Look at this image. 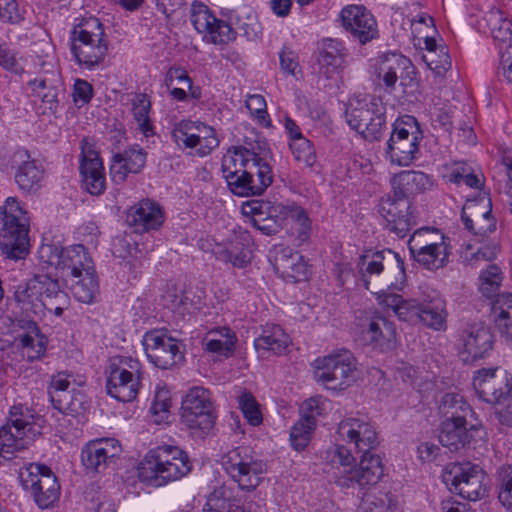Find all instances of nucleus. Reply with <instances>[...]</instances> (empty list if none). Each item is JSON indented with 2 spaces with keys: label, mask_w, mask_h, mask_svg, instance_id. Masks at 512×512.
Wrapping results in <instances>:
<instances>
[{
  "label": "nucleus",
  "mask_w": 512,
  "mask_h": 512,
  "mask_svg": "<svg viewBox=\"0 0 512 512\" xmlns=\"http://www.w3.org/2000/svg\"><path fill=\"white\" fill-rule=\"evenodd\" d=\"M80 175L83 188L91 195H101L106 189L102 159L95 143L87 137L80 141Z\"/></svg>",
  "instance_id": "18"
},
{
  "label": "nucleus",
  "mask_w": 512,
  "mask_h": 512,
  "mask_svg": "<svg viewBox=\"0 0 512 512\" xmlns=\"http://www.w3.org/2000/svg\"><path fill=\"white\" fill-rule=\"evenodd\" d=\"M108 51V41L102 23L89 17L76 25L71 33V52L80 65H99Z\"/></svg>",
  "instance_id": "4"
},
{
  "label": "nucleus",
  "mask_w": 512,
  "mask_h": 512,
  "mask_svg": "<svg viewBox=\"0 0 512 512\" xmlns=\"http://www.w3.org/2000/svg\"><path fill=\"white\" fill-rule=\"evenodd\" d=\"M238 404L249 424L253 426L261 424L263 418L260 406L252 393L247 391L242 392L241 395L238 396Z\"/></svg>",
  "instance_id": "54"
},
{
  "label": "nucleus",
  "mask_w": 512,
  "mask_h": 512,
  "mask_svg": "<svg viewBox=\"0 0 512 512\" xmlns=\"http://www.w3.org/2000/svg\"><path fill=\"white\" fill-rule=\"evenodd\" d=\"M496 16L499 23L491 28L492 36L495 40L509 44L512 41V20L504 17L501 11H497Z\"/></svg>",
  "instance_id": "63"
},
{
  "label": "nucleus",
  "mask_w": 512,
  "mask_h": 512,
  "mask_svg": "<svg viewBox=\"0 0 512 512\" xmlns=\"http://www.w3.org/2000/svg\"><path fill=\"white\" fill-rule=\"evenodd\" d=\"M379 75H382L386 88L391 92L394 90L398 79H400L401 86H412L415 69L407 57L391 54L382 61L379 67Z\"/></svg>",
  "instance_id": "28"
},
{
  "label": "nucleus",
  "mask_w": 512,
  "mask_h": 512,
  "mask_svg": "<svg viewBox=\"0 0 512 512\" xmlns=\"http://www.w3.org/2000/svg\"><path fill=\"white\" fill-rule=\"evenodd\" d=\"M342 27L360 44L379 37L377 21L363 5H348L340 12Z\"/></svg>",
  "instance_id": "19"
},
{
  "label": "nucleus",
  "mask_w": 512,
  "mask_h": 512,
  "mask_svg": "<svg viewBox=\"0 0 512 512\" xmlns=\"http://www.w3.org/2000/svg\"><path fill=\"white\" fill-rule=\"evenodd\" d=\"M181 420L191 430L208 434L217 418L209 390L193 387L181 403Z\"/></svg>",
  "instance_id": "11"
},
{
  "label": "nucleus",
  "mask_w": 512,
  "mask_h": 512,
  "mask_svg": "<svg viewBox=\"0 0 512 512\" xmlns=\"http://www.w3.org/2000/svg\"><path fill=\"white\" fill-rule=\"evenodd\" d=\"M190 20L196 31L203 35V39L215 45L227 44L236 38L237 33L231 25L216 18L203 3L192 4Z\"/></svg>",
  "instance_id": "17"
},
{
  "label": "nucleus",
  "mask_w": 512,
  "mask_h": 512,
  "mask_svg": "<svg viewBox=\"0 0 512 512\" xmlns=\"http://www.w3.org/2000/svg\"><path fill=\"white\" fill-rule=\"evenodd\" d=\"M379 213L386 221V228L399 238H404L417 224V215L412 209L411 200L401 197L393 189L381 198Z\"/></svg>",
  "instance_id": "13"
},
{
  "label": "nucleus",
  "mask_w": 512,
  "mask_h": 512,
  "mask_svg": "<svg viewBox=\"0 0 512 512\" xmlns=\"http://www.w3.org/2000/svg\"><path fill=\"white\" fill-rule=\"evenodd\" d=\"M439 233L437 229L422 228L413 233L408 242V247L411 255L416 254V248L421 246L431 247L433 243H439L440 240L435 238V234Z\"/></svg>",
  "instance_id": "61"
},
{
  "label": "nucleus",
  "mask_w": 512,
  "mask_h": 512,
  "mask_svg": "<svg viewBox=\"0 0 512 512\" xmlns=\"http://www.w3.org/2000/svg\"><path fill=\"white\" fill-rule=\"evenodd\" d=\"M203 512H245L234 500L210 498L203 507Z\"/></svg>",
  "instance_id": "64"
},
{
  "label": "nucleus",
  "mask_w": 512,
  "mask_h": 512,
  "mask_svg": "<svg viewBox=\"0 0 512 512\" xmlns=\"http://www.w3.org/2000/svg\"><path fill=\"white\" fill-rule=\"evenodd\" d=\"M14 179L25 192L36 191L41 187L45 170L38 160L31 157L26 149H17L11 156Z\"/></svg>",
  "instance_id": "24"
},
{
  "label": "nucleus",
  "mask_w": 512,
  "mask_h": 512,
  "mask_svg": "<svg viewBox=\"0 0 512 512\" xmlns=\"http://www.w3.org/2000/svg\"><path fill=\"white\" fill-rule=\"evenodd\" d=\"M0 247L7 258L19 260L29 252V220L15 197H8L1 209Z\"/></svg>",
  "instance_id": "3"
},
{
  "label": "nucleus",
  "mask_w": 512,
  "mask_h": 512,
  "mask_svg": "<svg viewBox=\"0 0 512 512\" xmlns=\"http://www.w3.org/2000/svg\"><path fill=\"white\" fill-rule=\"evenodd\" d=\"M142 345L150 363H152L155 367H158L160 360V331L153 329L146 332L143 336Z\"/></svg>",
  "instance_id": "60"
},
{
  "label": "nucleus",
  "mask_w": 512,
  "mask_h": 512,
  "mask_svg": "<svg viewBox=\"0 0 512 512\" xmlns=\"http://www.w3.org/2000/svg\"><path fill=\"white\" fill-rule=\"evenodd\" d=\"M472 385L479 399L489 404L503 399L512 386L507 372L497 367L477 370Z\"/></svg>",
  "instance_id": "20"
},
{
  "label": "nucleus",
  "mask_w": 512,
  "mask_h": 512,
  "mask_svg": "<svg viewBox=\"0 0 512 512\" xmlns=\"http://www.w3.org/2000/svg\"><path fill=\"white\" fill-rule=\"evenodd\" d=\"M27 332L20 336L24 353L30 360L40 358L46 351V337L40 332L35 321H26Z\"/></svg>",
  "instance_id": "45"
},
{
  "label": "nucleus",
  "mask_w": 512,
  "mask_h": 512,
  "mask_svg": "<svg viewBox=\"0 0 512 512\" xmlns=\"http://www.w3.org/2000/svg\"><path fill=\"white\" fill-rule=\"evenodd\" d=\"M480 291L487 298L496 297L501 283V271L496 265H490L487 270L480 275Z\"/></svg>",
  "instance_id": "57"
},
{
  "label": "nucleus",
  "mask_w": 512,
  "mask_h": 512,
  "mask_svg": "<svg viewBox=\"0 0 512 512\" xmlns=\"http://www.w3.org/2000/svg\"><path fill=\"white\" fill-rule=\"evenodd\" d=\"M172 442H162V485L179 480L192 468L188 454Z\"/></svg>",
  "instance_id": "30"
},
{
  "label": "nucleus",
  "mask_w": 512,
  "mask_h": 512,
  "mask_svg": "<svg viewBox=\"0 0 512 512\" xmlns=\"http://www.w3.org/2000/svg\"><path fill=\"white\" fill-rule=\"evenodd\" d=\"M349 127L364 140L379 141L387 130L386 108L381 99H351L345 110Z\"/></svg>",
  "instance_id": "5"
},
{
  "label": "nucleus",
  "mask_w": 512,
  "mask_h": 512,
  "mask_svg": "<svg viewBox=\"0 0 512 512\" xmlns=\"http://www.w3.org/2000/svg\"><path fill=\"white\" fill-rule=\"evenodd\" d=\"M290 150L294 158L303 162L306 166L312 167L316 162V152L310 140L305 137H300L290 141Z\"/></svg>",
  "instance_id": "53"
},
{
  "label": "nucleus",
  "mask_w": 512,
  "mask_h": 512,
  "mask_svg": "<svg viewBox=\"0 0 512 512\" xmlns=\"http://www.w3.org/2000/svg\"><path fill=\"white\" fill-rule=\"evenodd\" d=\"M484 199H490L489 197H482L476 200L468 201L462 208L461 220L466 229H474V221L477 217H481L487 208H484Z\"/></svg>",
  "instance_id": "59"
},
{
  "label": "nucleus",
  "mask_w": 512,
  "mask_h": 512,
  "mask_svg": "<svg viewBox=\"0 0 512 512\" xmlns=\"http://www.w3.org/2000/svg\"><path fill=\"white\" fill-rule=\"evenodd\" d=\"M138 477L141 482L158 486L160 474V447L150 449L138 465Z\"/></svg>",
  "instance_id": "47"
},
{
  "label": "nucleus",
  "mask_w": 512,
  "mask_h": 512,
  "mask_svg": "<svg viewBox=\"0 0 512 512\" xmlns=\"http://www.w3.org/2000/svg\"><path fill=\"white\" fill-rule=\"evenodd\" d=\"M236 342L235 333L228 327L210 330L202 340L205 351L216 353L226 358L232 356Z\"/></svg>",
  "instance_id": "40"
},
{
  "label": "nucleus",
  "mask_w": 512,
  "mask_h": 512,
  "mask_svg": "<svg viewBox=\"0 0 512 512\" xmlns=\"http://www.w3.org/2000/svg\"><path fill=\"white\" fill-rule=\"evenodd\" d=\"M443 478L449 489L464 499L477 501L485 496L487 477L478 465L470 462L454 464Z\"/></svg>",
  "instance_id": "12"
},
{
  "label": "nucleus",
  "mask_w": 512,
  "mask_h": 512,
  "mask_svg": "<svg viewBox=\"0 0 512 512\" xmlns=\"http://www.w3.org/2000/svg\"><path fill=\"white\" fill-rule=\"evenodd\" d=\"M362 280L365 288L369 289L367 275L380 274L385 272V276L395 275L403 279L405 276L404 262L398 253L391 249L374 252L371 256L363 255L360 257L359 264Z\"/></svg>",
  "instance_id": "23"
},
{
  "label": "nucleus",
  "mask_w": 512,
  "mask_h": 512,
  "mask_svg": "<svg viewBox=\"0 0 512 512\" xmlns=\"http://www.w3.org/2000/svg\"><path fill=\"white\" fill-rule=\"evenodd\" d=\"M23 488L34 498L41 509L54 504L60 496V485L51 469L39 463H28L19 470Z\"/></svg>",
  "instance_id": "8"
},
{
  "label": "nucleus",
  "mask_w": 512,
  "mask_h": 512,
  "mask_svg": "<svg viewBox=\"0 0 512 512\" xmlns=\"http://www.w3.org/2000/svg\"><path fill=\"white\" fill-rule=\"evenodd\" d=\"M35 414L32 409L23 404L13 405L4 425L11 426L14 432H24V437L32 441L39 433V426L35 422Z\"/></svg>",
  "instance_id": "39"
},
{
  "label": "nucleus",
  "mask_w": 512,
  "mask_h": 512,
  "mask_svg": "<svg viewBox=\"0 0 512 512\" xmlns=\"http://www.w3.org/2000/svg\"><path fill=\"white\" fill-rule=\"evenodd\" d=\"M337 434L342 440L354 444L357 452L368 457L374 455L371 451L379 444L375 428L361 418L343 419L338 424Z\"/></svg>",
  "instance_id": "21"
},
{
  "label": "nucleus",
  "mask_w": 512,
  "mask_h": 512,
  "mask_svg": "<svg viewBox=\"0 0 512 512\" xmlns=\"http://www.w3.org/2000/svg\"><path fill=\"white\" fill-rule=\"evenodd\" d=\"M222 466L242 491L252 492L263 481L267 466L255 459L247 448L237 447L222 456Z\"/></svg>",
  "instance_id": "6"
},
{
  "label": "nucleus",
  "mask_w": 512,
  "mask_h": 512,
  "mask_svg": "<svg viewBox=\"0 0 512 512\" xmlns=\"http://www.w3.org/2000/svg\"><path fill=\"white\" fill-rule=\"evenodd\" d=\"M334 457L338 459L342 469L335 473V484L341 488L364 489L379 482L384 475V468L379 455L362 454L358 467L352 450L344 445H335Z\"/></svg>",
  "instance_id": "2"
},
{
  "label": "nucleus",
  "mask_w": 512,
  "mask_h": 512,
  "mask_svg": "<svg viewBox=\"0 0 512 512\" xmlns=\"http://www.w3.org/2000/svg\"><path fill=\"white\" fill-rule=\"evenodd\" d=\"M69 386V375L65 372H59L52 376L48 393L54 408L66 415L74 416L78 415L83 407L81 401L69 394Z\"/></svg>",
  "instance_id": "33"
},
{
  "label": "nucleus",
  "mask_w": 512,
  "mask_h": 512,
  "mask_svg": "<svg viewBox=\"0 0 512 512\" xmlns=\"http://www.w3.org/2000/svg\"><path fill=\"white\" fill-rule=\"evenodd\" d=\"M72 282V293L79 302L91 304L96 301L99 285L93 267L73 276Z\"/></svg>",
  "instance_id": "43"
},
{
  "label": "nucleus",
  "mask_w": 512,
  "mask_h": 512,
  "mask_svg": "<svg viewBox=\"0 0 512 512\" xmlns=\"http://www.w3.org/2000/svg\"><path fill=\"white\" fill-rule=\"evenodd\" d=\"M397 501L390 493L365 494L362 498L360 508L364 512H385L393 510Z\"/></svg>",
  "instance_id": "51"
},
{
  "label": "nucleus",
  "mask_w": 512,
  "mask_h": 512,
  "mask_svg": "<svg viewBox=\"0 0 512 512\" xmlns=\"http://www.w3.org/2000/svg\"><path fill=\"white\" fill-rule=\"evenodd\" d=\"M140 364L131 357L117 356L111 359L107 370V393L121 402L134 400L139 389Z\"/></svg>",
  "instance_id": "9"
},
{
  "label": "nucleus",
  "mask_w": 512,
  "mask_h": 512,
  "mask_svg": "<svg viewBox=\"0 0 512 512\" xmlns=\"http://www.w3.org/2000/svg\"><path fill=\"white\" fill-rule=\"evenodd\" d=\"M262 160L263 159L252 150L242 146H233L228 149L227 153L222 158V176L225 180L229 179L242 172L243 169H247L249 164H256Z\"/></svg>",
  "instance_id": "38"
},
{
  "label": "nucleus",
  "mask_w": 512,
  "mask_h": 512,
  "mask_svg": "<svg viewBox=\"0 0 512 512\" xmlns=\"http://www.w3.org/2000/svg\"><path fill=\"white\" fill-rule=\"evenodd\" d=\"M441 421H469L468 418L474 415L469 403L463 396L455 393H446L439 404Z\"/></svg>",
  "instance_id": "42"
},
{
  "label": "nucleus",
  "mask_w": 512,
  "mask_h": 512,
  "mask_svg": "<svg viewBox=\"0 0 512 512\" xmlns=\"http://www.w3.org/2000/svg\"><path fill=\"white\" fill-rule=\"evenodd\" d=\"M435 238L440 242L433 243L429 248L427 246L416 248V254L412 255L416 262L428 270H438L446 266L450 254L448 238L440 233H436Z\"/></svg>",
  "instance_id": "37"
},
{
  "label": "nucleus",
  "mask_w": 512,
  "mask_h": 512,
  "mask_svg": "<svg viewBox=\"0 0 512 512\" xmlns=\"http://www.w3.org/2000/svg\"><path fill=\"white\" fill-rule=\"evenodd\" d=\"M265 217H269L275 224H278L279 230L283 228L288 217L295 218L301 228L304 230L300 233L302 239L307 238L306 230L309 228V218L306 212L295 206V205H283L282 203L269 204V209L265 214Z\"/></svg>",
  "instance_id": "41"
},
{
  "label": "nucleus",
  "mask_w": 512,
  "mask_h": 512,
  "mask_svg": "<svg viewBox=\"0 0 512 512\" xmlns=\"http://www.w3.org/2000/svg\"><path fill=\"white\" fill-rule=\"evenodd\" d=\"M121 453V445L114 438H102L90 441L81 451V461L86 469L102 472L109 462Z\"/></svg>",
  "instance_id": "26"
},
{
  "label": "nucleus",
  "mask_w": 512,
  "mask_h": 512,
  "mask_svg": "<svg viewBox=\"0 0 512 512\" xmlns=\"http://www.w3.org/2000/svg\"><path fill=\"white\" fill-rule=\"evenodd\" d=\"M171 139L181 150L196 148L200 157L210 154L219 145L215 129L201 122H180L171 131Z\"/></svg>",
  "instance_id": "14"
},
{
  "label": "nucleus",
  "mask_w": 512,
  "mask_h": 512,
  "mask_svg": "<svg viewBox=\"0 0 512 512\" xmlns=\"http://www.w3.org/2000/svg\"><path fill=\"white\" fill-rule=\"evenodd\" d=\"M39 74V77L30 80L28 85L41 98L49 113H55L59 105L60 71L53 61H42Z\"/></svg>",
  "instance_id": "25"
},
{
  "label": "nucleus",
  "mask_w": 512,
  "mask_h": 512,
  "mask_svg": "<svg viewBox=\"0 0 512 512\" xmlns=\"http://www.w3.org/2000/svg\"><path fill=\"white\" fill-rule=\"evenodd\" d=\"M315 426V421L312 416L301 417L299 421L293 425L290 432V442L296 451H302L308 446L311 433Z\"/></svg>",
  "instance_id": "49"
},
{
  "label": "nucleus",
  "mask_w": 512,
  "mask_h": 512,
  "mask_svg": "<svg viewBox=\"0 0 512 512\" xmlns=\"http://www.w3.org/2000/svg\"><path fill=\"white\" fill-rule=\"evenodd\" d=\"M345 56V48L339 41L334 39L323 40L317 57V62L320 66L319 72L327 79L338 75Z\"/></svg>",
  "instance_id": "36"
},
{
  "label": "nucleus",
  "mask_w": 512,
  "mask_h": 512,
  "mask_svg": "<svg viewBox=\"0 0 512 512\" xmlns=\"http://www.w3.org/2000/svg\"><path fill=\"white\" fill-rule=\"evenodd\" d=\"M391 188L401 197H411L429 190L432 182L429 176L421 171L406 170L391 178Z\"/></svg>",
  "instance_id": "34"
},
{
  "label": "nucleus",
  "mask_w": 512,
  "mask_h": 512,
  "mask_svg": "<svg viewBox=\"0 0 512 512\" xmlns=\"http://www.w3.org/2000/svg\"><path fill=\"white\" fill-rule=\"evenodd\" d=\"M483 204L484 208H487V210L481 214V217H477V220L474 221V229L467 230L475 235L486 237L496 231L497 221L492 215L491 199H484Z\"/></svg>",
  "instance_id": "56"
},
{
  "label": "nucleus",
  "mask_w": 512,
  "mask_h": 512,
  "mask_svg": "<svg viewBox=\"0 0 512 512\" xmlns=\"http://www.w3.org/2000/svg\"><path fill=\"white\" fill-rule=\"evenodd\" d=\"M392 307L398 318L403 321H413L418 319L421 308L416 299H404L402 296L395 295L392 299Z\"/></svg>",
  "instance_id": "55"
},
{
  "label": "nucleus",
  "mask_w": 512,
  "mask_h": 512,
  "mask_svg": "<svg viewBox=\"0 0 512 512\" xmlns=\"http://www.w3.org/2000/svg\"><path fill=\"white\" fill-rule=\"evenodd\" d=\"M498 499L507 509L512 508V466H503L499 469Z\"/></svg>",
  "instance_id": "58"
},
{
  "label": "nucleus",
  "mask_w": 512,
  "mask_h": 512,
  "mask_svg": "<svg viewBox=\"0 0 512 512\" xmlns=\"http://www.w3.org/2000/svg\"><path fill=\"white\" fill-rule=\"evenodd\" d=\"M40 255L50 266L61 270L66 277L80 275L82 271H88L93 266L91 258L81 244L66 248L45 245L41 248Z\"/></svg>",
  "instance_id": "15"
},
{
  "label": "nucleus",
  "mask_w": 512,
  "mask_h": 512,
  "mask_svg": "<svg viewBox=\"0 0 512 512\" xmlns=\"http://www.w3.org/2000/svg\"><path fill=\"white\" fill-rule=\"evenodd\" d=\"M30 440L24 432H14L9 425L0 427V465L13 458L16 452L23 450Z\"/></svg>",
  "instance_id": "44"
},
{
  "label": "nucleus",
  "mask_w": 512,
  "mask_h": 512,
  "mask_svg": "<svg viewBox=\"0 0 512 512\" xmlns=\"http://www.w3.org/2000/svg\"><path fill=\"white\" fill-rule=\"evenodd\" d=\"M231 193L239 197L262 195L273 183L272 168L262 160L249 164L247 169L225 180Z\"/></svg>",
  "instance_id": "16"
},
{
  "label": "nucleus",
  "mask_w": 512,
  "mask_h": 512,
  "mask_svg": "<svg viewBox=\"0 0 512 512\" xmlns=\"http://www.w3.org/2000/svg\"><path fill=\"white\" fill-rule=\"evenodd\" d=\"M315 378L332 390H342L354 381L356 360L346 349L316 360Z\"/></svg>",
  "instance_id": "10"
},
{
  "label": "nucleus",
  "mask_w": 512,
  "mask_h": 512,
  "mask_svg": "<svg viewBox=\"0 0 512 512\" xmlns=\"http://www.w3.org/2000/svg\"><path fill=\"white\" fill-rule=\"evenodd\" d=\"M14 297L22 311L38 317L45 312L61 317L70 306V297L60 288L58 280L45 274L35 275L19 285Z\"/></svg>",
  "instance_id": "1"
},
{
  "label": "nucleus",
  "mask_w": 512,
  "mask_h": 512,
  "mask_svg": "<svg viewBox=\"0 0 512 512\" xmlns=\"http://www.w3.org/2000/svg\"><path fill=\"white\" fill-rule=\"evenodd\" d=\"M432 304L434 306L421 309L417 320L435 331H445L448 315L445 300L436 299Z\"/></svg>",
  "instance_id": "46"
},
{
  "label": "nucleus",
  "mask_w": 512,
  "mask_h": 512,
  "mask_svg": "<svg viewBox=\"0 0 512 512\" xmlns=\"http://www.w3.org/2000/svg\"><path fill=\"white\" fill-rule=\"evenodd\" d=\"M162 329V370L171 369L184 361V353L180 349V344L173 338L168 337L165 340V334Z\"/></svg>",
  "instance_id": "52"
},
{
  "label": "nucleus",
  "mask_w": 512,
  "mask_h": 512,
  "mask_svg": "<svg viewBox=\"0 0 512 512\" xmlns=\"http://www.w3.org/2000/svg\"><path fill=\"white\" fill-rule=\"evenodd\" d=\"M290 343L289 336L278 325L263 329L262 334L254 340V348L261 358L282 355Z\"/></svg>",
  "instance_id": "35"
},
{
  "label": "nucleus",
  "mask_w": 512,
  "mask_h": 512,
  "mask_svg": "<svg viewBox=\"0 0 512 512\" xmlns=\"http://www.w3.org/2000/svg\"><path fill=\"white\" fill-rule=\"evenodd\" d=\"M365 343L381 352L392 351L396 347V328L393 322L381 315H374L362 330Z\"/></svg>",
  "instance_id": "27"
},
{
  "label": "nucleus",
  "mask_w": 512,
  "mask_h": 512,
  "mask_svg": "<svg viewBox=\"0 0 512 512\" xmlns=\"http://www.w3.org/2000/svg\"><path fill=\"white\" fill-rule=\"evenodd\" d=\"M463 350L460 352L464 362L484 358L493 348V335L490 328L481 321L467 323L461 332Z\"/></svg>",
  "instance_id": "22"
},
{
  "label": "nucleus",
  "mask_w": 512,
  "mask_h": 512,
  "mask_svg": "<svg viewBox=\"0 0 512 512\" xmlns=\"http://www.w3.org/2000/svg\"><path fill=\"white\" fill-rule=\"evenodd\" d=\"M166 288L167 290L165 295L162 296V299L165 300L168 308L174 309L186 305L188 298L184 295L183 288L179 282L169 280L166 284Z\"/></svg>",
  "instance_id": "62"
},
{
  "label": "nucleus",
  "mask_w": 512,
  "mask_h": 512,
  "mask_svg": "<svg viewBox=\"0 0 512 512\" xmlns=\"http://www.w3.org/2000/svg\"><path fill=\"white\" fill-rule=\"evenodd\" d=\"M273 267L283 278L300 282L307 279V265L299 252L289 247L280 246L275 249Z\"/></svg>",
  "instance_id": "31"
},
{
  "label": "nucleus",
  "mask_w": 512,
  "mask_h": 512,
  "mask_svg": "<svg viewBox=\"0 0 512 512\" xmlns=\"http://www.w3.org/2000/svg\"><path fill=\"white\" fill-rule=\"evenodd\" d=\"M422 132L417 119L406 115L393 124V131L387 143V154L391 162L399 166H408L419 150Z\"/></svg>",
  "instance_id": "7"
},
{
  "label": "nucleus",
  "mask_w": 512,
  "mask_h": 512,
  "mask_svg": "<svg viewBox=\"0 0 512 512\" xmlns=\"http://www.w3.org/2000/svg\"><path fill=\"white\" fill-rule=\"evenodd\" d=\"M159 216L160 206L150 199H144L126 211L125 222L133 232L142 234L158 229Z\"/></svg>",
  "instance_id": "29"
},
{
  "label": "nucleus",
  "mask_w": 512,
  "mask_h": 512,
  "mask_svg": "<svg viewBox=\"0 0 512 512\" xmlns=\"http://www.w3.org/2000/svg\"><path fill=\"white\" fill-rule=\"evenodd\" d=\"M477 425L471 421H441L439 427V441L450 451L456 452L468 445Z\"/></svg>",
  "instance_id": "32"
},
{
  "label": "nucleus",
  "mask_w": 512,
  "mask_h": 512,
  "mask_svg": "<svg viewBox=\"0 0 512 512\" xmlns=\"http://www.w3.org/2000/svg\"><path fill=\"white\" fill-rule=\"evenodd\" d=\"M0 67L17 75L28 71L27 60L3 42H0Z\"/></svg>",
  "instance_id": "50"
},
{
  "label": "nucleus",
  "mask_w": 512,
  "mask_h": 512,
  "mask_svg": "<svg viewBox=\"0 0 512 512\" xmlns=\"http://www.w3.org/2000/svg\"><path fill=\"white\" fill-rule=\"evenodd\" d=\"M132 113L134 119L138 123L140 131L148 137L153 134V127L149 118L151 107L150 100L146 94H134L131 99Z\"/></svg>",
  "instance_id": "48"
}]
</instances>
